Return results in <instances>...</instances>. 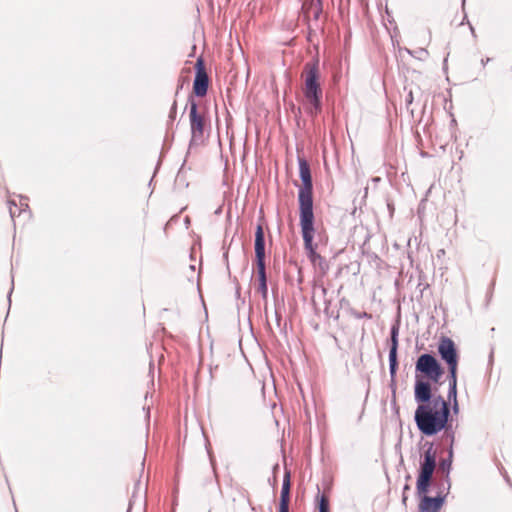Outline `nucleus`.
I'll use <instances>...</instances> for the list:
<instances>
[{
  "mask_svg": "<svg viewBox=\"0 0 512 512\" xmlns=\"http://www.w3.org/2000/svg\"><path fill=\"white\" fill-rule=\"evenodd\" d=\"M298 162L299 174L302 181V185L298 191L300 227L304 248L308 252L309 258L314 261L319 255L316 253V247L313 244L315 217L313 212L312 176L308 162L303 158H299Z\"/></svg>",
  "mask_w": 512,
  "mask_h": 512,
  "instance_id": "obj_1",
  "label": "nucleus"
},
{
  "mask_svg": "<svg viewBox=\"0 0 512 512\" xmlns=\"http://www.w3.org/2000/svg\"><path fill=\"white\" fill-rule=\"evenodd\" d=\"M449 415L448 402L443 397L437 396L431 403L418 405L415 411V422L424 435L432 436L446 428Z\"/></svg>",
  "mask_w": 512,
  "mask_h": 512,
  "instance_id": "obj_2",
  "label": "nucleus"
},
{
  "mask_svg": "<svg viewBox=\"0 0 512 512\" xmlns=\"http://www.w3.org/2000/svg\"><path fill=\"white\" fill-rule=\"evenodd\" d=\"M301 78L305 110L311 116L321 111L322 88L318 62H307L304 65Z\"/></svg>",
  "mask_w": 512,
  "mask_h": 512,
  "instance_id": "obj_3",
  "label": "nucleus"
},
{
  "mask_svg": "<svg viewBox=\"0 0 512 512\" xmlns=\"http://www.w3.org/2000/svg\"><path fill=\"white\" fill-rule=\"evenodd\" d=\"M436 467V451L432 445L425 450L423 454V461L420 465V471L417 479V492L418 494H426L429 490L432 475Z\"/></svg>",
  "mask_w": 512,
  "mask_h": 512,
  "instance_id": "obj_4",
  "label": "nucleus"
},
{
  "mask_svg": "<svg viewBox=\"0 0 512 512\" xmlns=\"http://www.w3.org/2000/svg\"><path fill=\"white\" fill-rule=\"evenodd\" d=\"M416 372L422 373L427 379L438 382L443 375V368L437 359L430 354H422L415 365Z\"/></svg>",
  "mask_w": 512,
  "mask_h": 512,
  "instance_id": "obj_5",
  "label": "nucleus"
},
{
  "mask_svg": "<svg viewBox=\"0 0 512 512\" xmlns=\"http://www.w3.org/2000/svg\"><path fill=\"white\" fill-rule=\"evenodd\" d=\"M441 359L448 365L449 374H457L458 354L455 343L449 337H442L438 345Z\"/></svg>",
  "mask_w": 512,
  "mask_h": 512,
  "instance_id": "obj_6",
  "label": "nucleus"
},
{
  "mask_svg": "<svg viewBox=\"0 0 512 512\" xmlns=\"http://www.w3.org/2000/svg\"><path fill=\"white\" fill-rule=\"evenodd\" d=\"M196 75L193 82V93L198 97H204L209 87V77L206 72L205 62L199 57L195 64Z\"/></svg>",
  "mask_w": 512,
  "mask_h": 512,
  "instance_id": "obj_7",
  "label": "nucleus"
},
{
  "mask_svg": "<svg viewBox=\"0 0 512 512\" xmlns=\"http://www.w3.org/2000/svg\"><path fill=\"white\" fill-rule=\"evenodd\" d=\"M189 120L192 140L195 142L201 141L204 136L205 118L203 114L198 112V106L194 100H190Z\"/></svg>",
  "mask_w": 512,
  "mask_h": 512,
  "instance_id": "obj_8",
  "label": "nucleus"
},
{
  "mask_svg": "<svg viewBox=\"0 0 512 512\" xmlns=\"http://www.w3.org/2000/svg\"><path fill=\"white\" fill-rule=\"evenodd\" d=\"M415 400L419 405H424L426 403H431L432 397L431 395V385L428 382L417 380L415 383L414 390Z\"/></svg>",
  "mask_w": 512,
  "mask_h": 512,
  "instance_id": "obj_9",
  "label": "nucleus"
},
{
  "mask_svg": "<svg viewBox=\"0 0 512 512\" xmlns=\"http://www.w3.org/2000/svg\"><path fill=\"white\" fill-rule=\"evenodd\" d=\"M290 488V472L286 471L283 477L282 489L280 494L279 512H289Z\"/></svg>",
  "mask_w": 512,
  "mask_h": 512,
  "instance_id": "obj_10",
  "label": "nucleus"
},
{
  "mask_svg": "<svg viewBox=\"0 0 512 512\" xmlns=\"http://www.w3.org/2000/svg\"><path fill=\"white\" fill-rule=\"evenodd\" d=\"M397 349H398V328L393 327L391 331V347L389 352V366L390 374L392 377L395 376L398 362H397Z\"/></svg>",
  "mask_w": 512,
  "mask_h": 512,
  "instance_id": "obj_11",
  "label": "nucleus"
},
{
  "mask_svg": "<svg viewBox=\"0 0 512 512\" xmlns=\"http://www.w3.org/2000/svg\"><path fill=\"white\" fill-rule=\"evenodd\" d=\"M302 12L306 18L313 17L318 20L323 12V0H307L302 5Z\"/></svg>",
  "mask_w": 512,
  "mask_h": 512,
  "instance_id": "obj_12",
  "label": "nucleus"
},
{
  "mask_svg": "<svg viewBox=\"0 0 512 512\" xmlns=\"http://www.w3.org/2000/svg\"><path fill=\"white\" fill-rule=\"evenodd\" d=\"M255 257L257 262H265V240L262 225H257L255 231Z\"/></svg>",
  "mask_w": 512,
  "mask_h": 512,
  "instance_id": "obj_13",
  "label": "nucleus"
},
{
  "mask_svg": "<svg viewBox=\"0 0 512 512\" xmlns=\"http://www.w3.org/2000/svg\"><path fill=\"white\" fill-rule=\"evenodd\" d=\"M423 498L419 503V511L418 512H439L443 505V498L441 497H429L426 494H423Z\"/></svg>",
  "mask_w": 512,
  "mask_h": 512,
  "instance_id": "obj_14",
  "label": "nucleus"
},
{
  "mask_svg": "<svg viewBox=\"0 0 512 512\" xmlns=\"http://www.w3.org/2000/svg\"><path fill=\"white\" fill-rule=\"evenodd\" d=\"M318 512H330L329 495L325 492L318 493L316 496Z\"/></svg>",
  "mask_w": 512,
  "mask_h": 512,
  "instance_id": "obj_15",
  "label": "nucleus"
},
{
  "mask_svg": "<svg viewBox=\"0 0 512 512\" xmlns=\"http://www.w3.org/2000/svg\"><path fill=\"white\" fill-rule=\"evenodd\" d=\"M456 397H457V374H450L449 375V393H448V399L451 401L452 399L456 403Z\"/></svg>",
  "mask_w": 512,
  "mask_h": 512,
  "instance_id": "obj_16",
  "label": "nucleus"
},
{
  "mask_svg": "<svg viewBox=\"0 0 512 512\" xmlns=\"http://www.w3.org/2000/svg\"><path fill=\"white\" fill-rule=\"evenodd\" d=\"M256 266H257L259 283L267 282L266 271H265V262H257Z\"/></svg>",
  "mask_w": 512,
  "mask_h": 512,
  "instance_id": "obj_17",
  "label": "nucleus"
},
{
  "mask_svg": "<svg viewBox=\"0 0 512 512\" xmlns=\"http://www.w3.org/2000/svg\"><path fill=\"white\" fill-rule=\"evenodd\" d=\"M8 205L11 217H15L17 214H19V210L17 209V205L14 200H9Z\"/></svg>",
  "mask_w": 512,
  "mask_h": 512,
  "instance_id": "obj_18",
  "label": "nucleus"
},
{
  "mask_svg": "<svg viewBox=\"0 0 512 512\" xmlns=\"http://www.w3.org/2000/svg\"><path fill=\"white\" fill-rule=\"evenodd\" d=\"M449 457H450V459H449V461H448V462H446V461H442V462L440 463V468H441L443 471H445V470H447V471H448V470L450 469V466H451L452 451H450V455H449Z\"/></svg>",
  "mask_w": 512,
  "mask_h": 512,
  "instance_id": "obj_19",
  "label": "nucleus"
},
{
  "mask_svg": "<svg viewBox=\"0 0 512 512\" xmlns=\"http://www.w3.org/2000/svg\"><path fill=\"white\" fill-rule=\"evenodd\" d=\"M259 291L265 297L267 294V282L259 283Z\"/></svg>",
  "mask_w": 512,
  "mask_h": 512,
  "instance_id": "obj_20",
  "label": "nucleus"
},
{
  "mask_svg": "<svg viewBox=\"0 0 512 512\" xmlns=\"http://www.w3.org/2000/svg\"><path fill=\"white\" fill-rule=\"evenodd\" d=\"M176 109H177V102L174 101L173 104H172V107H171V111H170V117L171 118L175 117Z\"/></svg>",
  "mask_w": 512,
  "mask_h": 512,
  "instance_id": "obj_21",
  "label": "nucleus"
},
{
  "mask_svg": "<svg viewBox=\"0 0 512 512\" xmlns=\"http://www.w3.org/2000/svg\"><path fill=\"white\" fill-rule=\"evenodd\" d=\"M409 489H410V486L408 484L404 486V493H403V498H402V501L404 504H406V501H407L406 491H408Z\"/></svg>",
  "mask_w": 512,
  "mask_h": 512,
  "instance_id": "obj_22",
  "label": "nucleus"
},
{
  "mask_svg": "<svg viewBox=\"0 0 512 512\" xmlns=\"http://www.w3.org/2000/svg\"><path fill=\"white\" fill-rule=\"evenodd\" d=\"M412 102H413V93H412V91H410L407 96L406 103H407V105H410Z\"/></svg>",
  "mask_w": 512,
  "mask_h": 512,
  "instance_id": "obj_23",
  "label": "nucleus"
}]
</instances>
